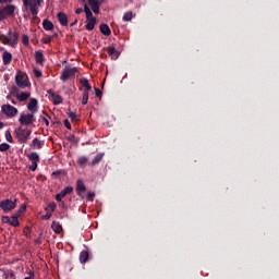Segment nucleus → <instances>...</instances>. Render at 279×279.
Listing matches in <instances>:
<instances>
[{"label":"nucleus","instance_id":"obj_1","mask_svg":"<svg viewBox=\"0 0 279 279\" xmlns=\"http://www.w3.org/2000/svg\"><path fill=\"white\" fill-rule=\"evenodd\" d=\"M0 43L14 47L19 43V34L9 32V35H0Z\"/></svg>","mask_w":279,"mask_h":279},{"label":"nucleus","instance_id":"obj_2","mask_svg":"<svg viewBox=\"0 0 279 279\" xmlns=\"http://www.w3.org/2000/svg\"><path fill=\"white\" fill-rule=\"evenodd\" d=\"M75 73H77V69L69 66L64 68L61 74L62 82L72 80V77H75Z\"/></svg>","mask_w":279,"mask_h":279},{"label":"nucleus","instance_id":"obj_3","mask_svg":"<svg viewBox=\"0 0 279 279\" xmlns=\"http://www.w3.org/2000/svg\"><path fill=\"white\" fill-rule=\"evenodd\" d=\"M0 207L4 213H10L11 210H14L16 208V199H5L0 203Z\"/></svg>","mask_w":279,"mask_h":279},{"label":"nucleus","instance_id":"obj_4","mask_svg":"<svg viewBox=\"0 0 279 279\" xmlns=\"http://www.w3.org/2000/svg\"><path fill=\"white\" fill-rule=\"evenodd\" d=\"M14 10H16V8L12 4L8 5V7H4V8H1L0 9V21H4V19L14 14Z\"/></svg>","mask_w":279,"mask_h":279},{"label":"nucleus","instance_id":"obj_5","mask_svg":"<svg viewBox=\"0 0 279 279\" xmlns=\"http://www.w3.org/2000/svg\"><path fill=\"white\" fill-rule=\"evenodd\" d=\"M15 134H16L19 141H22V143H25L29 138V134H32V131L23 130V129L19 128L15 130Z\"/></svg>","mask_w":279,"mask_h":279},{"label":"nucleus","instance_id":"obj_6","mask_svg":"<svg viewBox=\"0 0 279 279\" xmlns=\"http://www.w3.org/2000/svg\"><path fill=\"white\" fill-rule=\"evenodd\" d=\"M40 3H43V0H28L27 8H29L33 16L38 14V8H40Z\"/></svg>","mask_w":279,"mask_h":279},{"label":"nucleus","instance_id":"obj_7","mask_svg":"<svg viewBox=\"0 0 279 279\" xmlns=\"http://www.w3.org/2000/svg\"><path fill=\"white\" fill-rule=\"evenodd\" d=\"M15 82H16L19 88H27V86H29V83L27 82V74L16 75Z\"/></svg>","mask_w":279,"mask_h":279},{"label":"nucleus","instance_id":"obj_8","mask_svg":"<svg viewBox=\"0 0 279 279\" xmlns=\"http://www.w3.org/2000/svg\"><path fill=\"white\" fill-rule=\"evenodd\" d=\"M2 112L7 114V117H15L16 112H19V110L14 107H12V105H3L2 106Z\"/></svg>","mask_w":279,"mask_h":279},{"label":"nucleus","instance_id":"obj_9","mask_svg":"<svg viewBox=\"0 0 279 279\" xmlns=\"http://www.w3.org/2000/svg\"><path fill=\"white\" fill-rule=\"evenodd\" d=\"M33 121H34V114H32V113L22 114V116L20 117V123H21L22 125H29V124L33 123Z\"/></svg>","mask_w":279,"mask_h":279},{"label":"nucleus","instance_id":"obj_10","mask_svg":"<svg viewBox=\"0 0 279 279\" xmlns=\"http://www.w3.org/2000/svg\"><path fill=\"white\" fill-rule=\"evenodd\" d=\"M86 29L87 32H93L95 29V25L97 24V19L95 16L90 15L89 17H86Z\"/></svg>","mask_w":279,"mask_h":279},{"label":"nucleus","instance_id":"obj_11","mask_svg":"<svg viewBox=\"0 0 279 279\" xmlns=\"http://www.w3.org/2000/svg\"><path fill=\"white\" fill-rule=\"evenodd\" d=\"M57 19L60 25H62L63 27L66 26L69 23V17H66V15L63 12H59Z\"/></svg>","mask_w":279,"mask_h":279},{"label":"nucleus","instance_id":"obj_12","mask_svg":"<svg viewBox=\"0 0 279 279\" xmlns=\"http://www.w3.org/2000/svg\"><path fill=\"white\" fill-rule=\"evenodd\" d=\"M37 106H38V100H36V98H31L27 105L28 110H31L33 113L37 112L38 111V109L36 108Z\"/></svg>","mask_w":279,"mask_h":279},{"label":"nucleus","instance_id":"obj_13","mask_svg":"<svg viewBox=\"0 0 279 279\" xmlns=\"http://www.w3.org/2000/svg\"><path fill=\"white\" fill-rule=\"evenodd\" d=\"M76 191L78 195H82V193L86 192V185H84V182L82 180L76 181Z\"/></svg>","mask_w":279,"mask_h":279},{"label":"nucleus","instance_id":"obj_14","mask_svg":"<svg viewBox=\"0 0 279 279\" xmlns=\"http://www.w3.org/2000/svg\"><path fill=\"white\" fill-rule=\"evenodd\" d=\"M107 51H108L109 56H111L112 60H117L119 58V51H117V49H114V47H112V46L108 47Z\"/></svg>","mask_w":279,"mask_h":279},{"label":"nucleus","instance_id":"obj_15","mask_svg":"<svg viewBox=\"0 0 279 279\" xmlns=\"http://www.w3.org/2000/svg\"><path fill=\"white\" fill-rule=\"evenodd\" d=\"M3 64L8 65L10 62H12V53L9 51H4L2 54Z\"/></svg>","mask_w":279,"mask_h":279},{"label":"nucleus","instance_id":"obj_16","mask_svg":"<svg viewBox=\"0 0 279 279\" xmlns=\"http://www.w3.org/2000/svg\"><path fill=\"white\" fill-rule=\"evenodd\" d=\"M100 32L104 34V36H110L111 31L108 24H100Z\"/></svg>","mask_w":279,"mask_h":279},{"label":"nucleus","instance_id":"obj_17","mask_svg":"<svg viewBox=\"0 0 279 279\" xmlns=\"http://www.w3.org/2000/svg\"><path fill=\"white\" fill-rule=\"evenodd\" d=\"M69 193H73V186H66L64 190L59 193V197H66Z\"/></svg>","mask_w":279,"mask_h":279},{"label":"nucleus","instance_id":"obj_18","mask_svg":"<svg viewBox=\"0 0 279 279\" xmlns=\"http://www.w3.org/2000/svg\"><path fill=\"white\" fill-rule=\"evenodd\" d=\"M19 214L12 216L10 219V225L9 226H13V228H16L17 226H20L19 223Z\"/></svg>","mask_w":279,"mask_h":279},{"label":"nucleus","instance_id":"obj_19","mask_svg":"<svg viewBox=\"0 0 279 279\" xmlns=\"http://www.w3.org/2000/svg\"><path fill=\"white\" fill-rule=\"evenodd\" d=\"M51 228L56 234H60V232H62V226L56 221L52 222Z\"/></svg>","mask_w":279,"mask_h":279},{"label":"nucleus","instance_id":"obj_20","mask_svg":"<svg viewBox=\"0 0 279 279\" xmlns=\"http://www.w3.org/2000/svg\"><path fill=\"white\" fill-rule=\"evenodd\" d=\"M35 60H36L37 64H43V62H45V58L43 56V52L37 51L35 53Z\"/></svg>","mask_w":279,"mask_h":279},{"label":"nucleus","instance_id":"obj_21","mask_svg":"<svg viewBox=\"0 0 279 279\" xmlns=\"http://www.w3.org/2000/svg\"><path fill=\"white\" fill-rule=\"evenodd\" d=\"M31 94L29 93H20L17 94L19 101H27L29 99Z\"/></svg>","mask_w":279,"mask_h":279},{"label":"nucleus","instance_id":"obj_22","mask_svg":"<svg viewBox=\"0 0 279 279\" xmlns=\"http://www.w3.org/2000/svg\"><path fill=\"white\" fill-rule=\"evenodd\" d=\"M43 26L44 29H47L48 32H50V29H53V23H51V21L49 20H44Z\"/></svg>","mask_w":279,"mask_h":279},{"label":"nucleus","instance_id":"obj_23","mask_svg":"<svg viewBox=\"0 0 279 279\" xmlns=\"http://www.w3.org/2000/svg\"><path fill=\"white\" fill-rule=\"evenodd\" d=\"M80 82H81L82 86H84L85 93H88V90L92 89L90 84L88 83V81L86 78H81Z\"/></svg>","mask_w":279,"mask_h":279},{"label":"nucleus","instance_id":"obj_24","mask_svg":"<svg viewBox=\"0 0 279 279\" xmlns=\"http://www.w3.org/2000/svg\"><path fill=\"white\" fill-rule=\"evenodd\" d=\"M80 260L81 263H86V260H88V252L86 251L81 252Z\"/></svg>","mask_w":279,"mask_h":279},{"label":"nucleus","instance_id":"obj_25","mask_svg":"<svg viewBox=\"0 0 279 279\" xmlns=\"http://www.w3.org/2000/svg\"><path fill=\"white\" fill-rule=\"evenodd\" d=\"M101 158H104V154H98L94 160L92 161V165L95 166V165H98V162H101Z\"/></svg>","mask_w":279,"mask_h":279},{"label":"nucleus","instance_id":"obj_26","mask_svg":"<svg viewBox=\"0 0 279 279\" xmlns=\"http://www.w3.org/2000/svg\"><path fill=\"white\" fill-rule=\"evenodd\" d=\"M56 206H57L56 203H53V202L50 203V204L46 207V211H47V213H51V214L54 213Z\"/></svg>","mask_w":279,"mask_h":279},{"label":"nucleus","instance_id":"obj_27","mask_svg":"<svg viewBox=\"0 0 279 279\" xmlns=\"http://www.w3.org/2000/svg\"><path fill=\"white\" fill-rule=\"evenodd\" d=\"M84 12L86 14V17L93 16V11H90V8H88V4H84Z\"/></svg>","mask_w":279,"mask_h":279},{"label":"nucleus","instance_id":"obj_28","mask_svg":"<svg viewBox=\"0 0 279 279\" xmlns=\"http://www.w3.org/2000/svg\"><path fill=\"white\" fill-rule=\"evenodd\" d=\"M82 104L83 106H86V104H88V92L83 93Z\"/></svg>","mask_w":279,"mask_h":279},{"label":"nucleus","instance_id":"obj_29","mask_svg":"<svg viewBox=\"0 0 279 279\" xmlns=\"http://www.w3.org/2000/svg\"><path fill=\"white\" fill-rule=\"evenodd\" d=\"M123 21H126V22L132 21V11L124 13Z\"/></svg>","mask_w":279,"mask_h":279},{"label":"nucleus","instance_id":"obj_30","mask_svg":"<svg viewBox=\"0 0 279 279\" xmlns=\"http://www.w3.org/2000/svg\"><path fill=\"white\" fill-rule=\"evenodd\" d=\"M33 147H37V149H40V147H43V144H41L40 140L35 138L33 141Z\"/></svg>","mask_w":279,"mask_h":279},{"label":"nucleus","instance_id":"obj_31","mask_svg":"<svg viewBox=\"0 0 279 279\" xmlns=\"http://www.w3.org/2000/svg\"><path fill=\"white\" fill-rule=\"evenodd\" d=\"M29 160H32V162H38V154L36 153H32L29 156H28Z\"/></svg>","mask_w":279,"mask_h":279},{"label":"nucleus","instance_id":"obj_32","mask_svg":"<svg viewBox=\"0 0 279 279\" xmlns=\"http://www.w3.org/2000/svg\"><path fill=\"white\" fill-rule=\"evenodd\" d=\"M86 162H88V158H87V157H81V158L78 159V165H80L81 167H84V165H86Z\"/></svg>","mask_w":279,"mask_h":279},{"label":"nucleus","instance_id":"obj_33","mask_svg":"<svg viewBox=\"0 0 279 279\" xmlns=\"http://www.w3.org/2000/svg\"><path fill=\"white\" fill-rule=\"evenodd\" d=\"M25 210H27V206L22 205L17 211V217H21L23 215V213H25Z\"/></svg>","mask_w":279,"mask_h":279},{"label":"nucleus","instance_id":"obj_34","mask_svg":"<svg viewBox=\"0 0 279 279\" xmlns=\"http://www.w3.org/2000/svg\"><path fill=\"white\" fill-rule=\"evenodd\" d=\"M22 43L25 46L29 45V37L27 35H23L22 36Z\"/></svg>","mask_w":279,"mask_h":279},{"label":"nucleus","instance_id":"obj_35","mask_svg":"<svg viewBox=\"0 0 279 279\" xmlns=\"http://www.w3.org/2000/svg\"><path fill=\"white\" fill-rule=\"evenodd\" d=\"M95 199V192H88L87 193V202H93Z\"/></svg>","mask_w":279,"mask_h":279},{"label":"nucleus","instance_id":"obj_36","mask_svg":"<svg viewBox=\"0 0 279 279\" xmlns=\"http://www.w3.org/2000/svg\"><path fill=\"white\" fill-rule=\"evenodd\" d=\"M69 117L72 121H77V114L73 111H69Z\"/></svg>","mask_w":279,"mask_h":279},{"label":"nucleus","instance_id":"obj_37","mask_svg":"<svg viewBox=\"0 0 279 279\" xmlns=\"http://www.w3.org/2000/svg\"><path fill=\"white\" fill-rule=\"evenodd\" d=\"M8 149H10V146L5 143L0 145V151H8Z\"/></svg>","mask_w":279,"mask_h":279},{"label":"nucleus","instance_id":"obj_38","mask_svg":"<svg viewBox=\"0 0 279 279\" xmlns=\"http://www.w3.org/2000/svg\"><path fill=\"white\" fill-rule=\"evenodd\" d=\"M52 99L54 104H60L62 101V97H60L59 95H54Z\"/></svg>","mask_w":279,"mask_h":279},{"label":"nucleus","instance_id":"obj_39","mask_svg":"<svg viewBox=\"0 0 279 279\" xmlns=\"http://www.w3.org/2000/svg\"><path fill=\"white\" fill-rule=\"evenodd\" d=\"M99 5H100V4H95V5H92V7H90L92 10H93V12H94V14H98V13H99Z\"/></svg>","mask_w":279,"mask_h":279},{"label":"nucleus","instance_id":"obj_40","mask_svg":"<svg viewBox=\"0 0 279 279\" xmlns=\"http://www.w3.org/2000/svg\"><path fill=\"white\" fill-rule=\"evenodd\" d=\"M88 4L90 7H93V5H100L99 0H88Z\"/></svg>","mask_w":279,"mask_h":279},{"label":"nucleus","instance_id":"obj_41","mask_svg":"<svg viewBox=\"0 0 279 279\" xmlns=\"http://www.w3.org/2000/svg\"><path fill=\"white\" fill-rule=\"evenodd\" d=\"M5 138L9 143H12V134L10 133V131L5 132Z\"/></svg>","mask_w":279,"mask_h":279},{"label":"nucleus","instance_id":"obj_42","mask_svg":"<svg viewBox=\"0 0 279 279\" xmlns=\"http://www.w3.org/2000/svg\"><path fill=\"white\" fill-rule=\"evenodd\" d=\"M33 73L35 75V77H41L43 76V72H40L39 70H33Z\"/></svg>","mask_w":279,"mask_h":279},{"label":"nucleus","instance_id":"obj_43","mask_svg":"<svg viewBox=\"0 0 279 279\" xmlns=\"http://www.w3.org/2000/svg\"><path fill=\"white\" fill-rule=\"evenodd\" d=\"M38 161H33V163H32V166H31V170L32 171H35V169H37L38 168V163H37Z\"/></svg>","mask_w":279,"mask_h":279},{"label":"nucleus","instance_id":"obj_44","mask_svg":"<svg viewBox=\"0 0 279 279\" xmlns=\"http://www.w3.org/2000/svg\"><path fill=\"white\" fill-rule=\"evenodd\" d=\"M10 217H8V216H3L2 217V223H9L10 225Z\"/></svg>","mask_w":279,"mask_h":279},{"label":"nucleus","instance_id":"obj_45","mask_svg":"<svg viewBox=\"0 0 279 279\" xmlns=\"http://www.w3.org/2000/svg\"><path fill=\"white\" fill-rule=\"evenodd\" d=\"M41 219H45V220L51 219V213L47 211V214L43 216Z\"/></svg>","mask_w":279,"mask_h":279},{"label":"nucleus","instance_id":"obj_46","mask_svg":"<svg viewBox=\"0 0 279 279\" xmlns=\"http://www.w3.org/2000/svg\"><path fill=\"white\" fill-rule=\"evenodd\" d=\"M64 125L68 130H71V122L69 120H64Z\"/></svg>","mask_w":279,"mask_h":279},{"label":"nucleus","instance_id":"obj_47","mask_svg":"<svg viewBox=\"0 0 279 279\" xmlns=\"http://www.w3.org/2000/svg\"><path fill=\"white\" fill-rule=\"evenodd\" d=\"M95 93H96V97H101V90L95 89Z\"/></svg>","mask_w":279,"mask_h":279},{"label":"nucleus","instance_id":"obj_48","mask_svg":"<svg viewBox=\"0 0 279 279\" xmlns=\"http://www.w3.org/2000/svg\"><path fill=\"white\" fill-rule=\"evenodd\" d=\"M62 198H63V197H62V196H60V194H57V195H56V199H57V202H62Z\"/></svg>","mask_w":279,"mask_h":279},{"label":"nucleus","instance_id":"obj_49","mask_svg":"<svg viewBox=\"0 0 279 279\" xmlns=\"http://www.w3.org/2000/svg\"><path fill=\"white\" fill-rule=\"evenodd\" d=\"M0 3H12V0H0Z\"/></svg>","mask_w":279,"mask_h":279},{"label":"nucleus","instance_id":"obj_50","mask_svg":"<svg viewBox=\"0 0 279 279\" xmlns=\"http://www.w3.org/2000/svg\"><path fill=\"white\" fill-rule=\"evenodd\" d=\"M82 12H84L83 9H76L75 14H82Z\"/></svg>","mask_w":279,"mask_h":279},{"label":"nucleus","instance_id":"obj_51","mask_svg":"<svg viewBox=\"0 0 279 279\" xmlns=\"http://www.w3.org/2000/svg\"><path fill=\"white\" fill-rule=\"evenodd\" d=\"M43 121L46 123V125H49V120L47 118H43Z\"/></svg>","mask_w":279,"mask_h":279},{"label":"nucleus","instance_id":"obj_52","mask_svg":"<svg viewBox=\"0 0 279 279\" xmlns=\"http://www.w3.org/2000/svg\"><path fill=\"white\" fill-rule=\"evenodd\" d=\"M23 3H24V8H27L28 0H23Z\"/></svg>","mask_w":279,"mask_h":279},{"label":"nucleus","instance_id":"obj_53","mask_svg":"<svg viewBox=\"0 0 279 279\" xmlns=\"http://www.w3.org/2000/svg\"><path fill=\"white\" fill-rule=\"evenodd\" d=\"M48 95H50L51 97L56 96V94H53V92H51V90H48Z\"/></svg>","mask_w":279,"mask_h":279},{"label":"nucleus","instance_id":"obj_54","mask_svg":"<svg viewBox=\"0 0 279 279\" xmlns=\"http://www.w3.org/2000/svg\"><path fill=\"white\" fill-rule=\"evenodd\" d=\"M77 23V20H75L72 24L71 27H73V25H75Z\"/></svg>","mask_w":279,"mask_h":279},{"label":"nucleus","instance_id":"obj_55","mask_svg":"<svg viewBox=\"0 0 279 279\" xmlns=\"http://www.w3.org/2000/svg\"><path fill=\"white\" fill-rule=\"evenodd\" d=\"M1 128H3V122H0V130H1Z\"/></svg>","mask_w":279,"mask_h":279},{"label":"nucleus","instance_id":"obj_56","mask_svg":"<svg viewBox=\"0 0 279 279\" xmlns=\"http://www.w3.org/2000/svg\"><path fill=\"white\" fill-rule=\"evenodd\" d=\"M61 206H64V203H61Z\"/></svg>","mask_w":279,"mask_h":279}]
</instances>
